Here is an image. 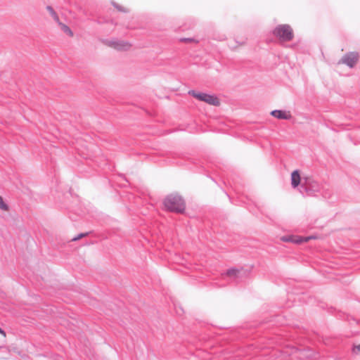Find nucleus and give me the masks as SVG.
Masks as SVG:
<instances>
[{"instance_id":"f257e3e1","label":"nucleus","mask_w":360,"mask_h":360,"mask_svg":"<svg viewBox=\"0 0 360 360\" xmlns=\"http://www.w3.org/2000/svg\"><path fill=\"white\" fill-rule=\"evenodd\" d=\"M164 205L170 212L181 213L185 210V203L178 195H169L164 200Z\"/></svg>"},{"instance_id":"f03ea898","label":"nucleus","mask_w":360,"mask_h":360,"mask_svg":"<svg viewBox=\"0 0 360 360\" xmlns=\"http://www.w3.org/2000/svg\"><path fill=\"white\" fill-rule=\"evenodd\" d=\"M302 194L314 195L321 190V186L318 181L310 176L303 177L301 186L299 188Z\"/></svg>"},{"instance_id":"7ed1b4c3","label":"nucleus","mask_w":360,"mask_h":360,"mask_svg":"<svg viewBox=\"0 0 360 360\" xmlns=\"http://www.w3.org/2000/svg\"><path fill=\"white\" fill-rule=\"evenodd\" d=\"M273 33L282 41H290L293 38L292 30L288 25H280L277 26Z\"/></svg>"},{"instance_id":"20e7f679","label":"nucleus","mask_w":360,"mask_h":360,"mask_svg":"<svg viewBox=\"0 0 360 360\" xmlns=\"http://www.w3.org/2000/svg\"><path fill=\"white\" fill-rule=\"evenodd\" d=\"M188 94L193 96L199 101H204L210 105L218 106L220 104L219 100L214 95H210L205 93L196 92L194 90L188 91Z\"/></svg>"},{"instance_id":"39448f33","label":"nucleus","mask_w":360,"mask_h":360,"mask_svg":"<svg viewBox=\"0 0 360 360\" xmlns=\"http://www.w3.org/2000/svg\"><path fill=\"white\" fill-rule=\"evenodd\" d=\"M359 60V54L356 52H349L342 56L339 63L347 65L349 68H353Z\"/></svg>"},{"instance_id":"423d86ee","label":"nucleus","mask_w":360,"mask_h":360,"mask_svg":"<svg viewBox=\"0 0 360 360\" xmlns=\"http://www.w3.org/2000/svg\"><path fill=\"white\" fill-rule=\"evenodd\" d=\"M295 358L300 359L301 360L305 359L314 358V354L313 351L309 348L304 349H293L291 353Z\"/></svg>"},{"instance_id":"0eeeda50","label":"nucleus","mask_w":360,"mask_h":360,"mask_svg":"<svg viewBox=\"0 0 360 360\" xmlns=\"http://www.w3.org/2000/svg\"><path fill=\"white\" fill-rule=\"evenodd\" d=\"M107 44L117 51H127L131 47V44L123 40L108 41Z\"/></svg>"},{"instance_id":"6e6552de","label":"nucleus","mask_w":360,"mask_h":360,"mask_svg":"<svg viewBox=\"0 0 360 360\" xmlns=\"http://www.w3.org/2000/svg\"><path fill=\"white\" fill-rule=\"evenodd\" d=\"M271 115L280 120H290L292 116L290 112H286L281 110H274L271 112Z\"/></svg>"},{"instance_id":"1a4fd4ad","label":"nucleus","mask_w":360,"mask_h":360,"mask_svg":"<svg viewBox=\"0 0 360 360\" xmlns=\"http://www.w3.org/2000/svg\"><path fill=\"white\" fill-rule=\"evenodd\" d=\"M302 179H301L298 170H295L291 174V185L292 188H297L299 185L301 186Z\"/></svg>"},{"instance_id":"9d476101","label":"nucleus","mask_w":360,"mask_h":360,"mask_svg":"<svg viewBox=\"0 0 360 360\" xmlns=\"http://www.w3.org/2000/svg\"><path fill=\"white\" fill-rule=\"evenodd\" d=\"M311 237H307V238H302V237H297L296 238L294 236H285L283 237V240L285 242H292L294 243L300 244L302 243L303 241H308Z\"/></svg>"},{"instance_id":"9b49d317","label":"nucleus","mask_w":360,"mask_h":360,"mask_svg":"<svg viewBox=\"0 0 360 360\" xmlns=\"http://www.w3.org/2000/svg\"><path fill=\"white\" fill-rule=\"evenodd\" d=\"M240 271L236 269H231L227 270L225 274H222L223 276L229 277L231 279L236 278Z\"/></svg>"},{"instance_id":"f8f14e48","label":"nucleus","mask_w":360,"mask_h":360,"mask_svg":"<svg viewBox=\"0 0 360 360\" xmlns=\"http://www.w3.org/2000/svg\"><path fill=\"white\" fill-rule=\"evenodd\" d=\"M58 23L59 26L60 27V29L63 31V32H65L70 37L73 36V32H72V30L68 25L60 22V21Z\"/></svg>"},{"instance_id":"ddd939ff","label":"nucleus","mask_w":360,"mask_h":360,"mask_svg":"<svg viewBox=\"0 0 360 360\" xmlns=\"http://www.w3.org/2000/svg\"><path fill=\"white\" fill-rule=\"evenodd\" d=\"M46 10L49 11V13H50V15L52 16V18H53V20L56 22H59V18L57 15V13L55 12V11L53 10V8L51 6H46Z\"/></svg>"},{"instance_id":"4468645a","label":"nucleus","mask_w":360,"mask_h":360,"mask_svg":"<svg viewBox=\"0 0 360 360\" xmlns=\"http://www.w3.org/2000/svg\"><path fill=\"white\" fill-rule=\"evenodd\" d=\"M0 210L3 211L8 210V205L4 201L2 197L0 195Z\"/></svg>"},{"instance_id":"2eb2a0df","label":"nucleus","mask_w":360,"mask_h":360,"mask_svg":"<svg viewBox=\"0 0 360 360\" xmlns=\"http://www.w3.org/2000/svg\"><path fill=\"white\" fill-rule=\"evenodd\" d=\"M112 4L118 11H122V12H127V10L126 8H124V7L118 5L117 4L112 3Z\"/></svg>"},{"instance_id":"dca6fc26","label":"nucleus","mask_w":360,"mask_h":360,"mask_svg":"<svg viewBox=\"0 0 360 360\" xmlns=\"http://www.w3.org/2000/svg\"><path fill=\"white\" fill-rule=\"evenodd\" d=\"M87 235H88V233H80L77 236L73 238L72 239V240H74V241L77 240H79V239H80V238H83V237H84V236H86Z\"/></svg>"},{"instance_id":"f3484780","label":"nucleus","mask_w":360,"mask_h":360,"mask_svg":"<svg viewBox=\"0 0 360 360\" xmlns=\"http://www.w3.org/2000/svg\"><path fill=\"white\" fill-rule=\"evenodd\" d=\"M181 41H191L192 39H191V38H184V39H181Z\"/></svg>"},{"instance_id":"a211bd4d","label":"nucleus","mask_w":360,"mask_h":360,"mask_svg":"<svg viewBox=\"0 0 360 360\" xmlns=\"http://www.w3.org/2000/svg\"><path fill=\"white\" fill-rule=\"evenodd\" d=\"M356 349L360 352V344L354 348V350Z\"/></svg>"},{"instance_id":"6ab92c4d","label":"nucleus","mask_w":360,"mask_h":360,"mask_svg":"<svg viewBox=\"0 0 360 360\" xmlns=\"http://www.w3.org/2000/svg\"><path fill=\"white\" fill-rule=\"evenodd\" d=\"M0 333L3 334V335H5L4 331L1 328H0Z\"/></svg>"}]
</instances>
